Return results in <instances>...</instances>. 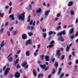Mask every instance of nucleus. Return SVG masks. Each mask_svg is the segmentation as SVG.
<instances>
[{"mask_svg": "<svg viewBox=\"0 0 78 78\" xmlns=\"http://www.w3.org/2000/svg\"><path fill=\"white\" fill-rule=\"evenodd\" d=\"M73 2L72 1H70L68 3L67 6H71L73 5Z\"/></svg>", "mask_w": 78, "mask_h": 78, "instance_id": "9b49d317", "label": "nucleus"}, {"mask_svg": "<svg viewBox=\"0 0 78 78\" xmlns=\"http://www.w3.org/2000/svg\"><path fill=\"white\" fill-rule=\"evenodd\" d=\"M51 77V74H50L48 76V78H50Z\"/></svg>", "mask_w": 78, "mask_h": 78, "instance_id": "5fc2aeb1", "label": "nucleus"}, {"mask_svg": "<svg viewBox=\"0 0 78 78\" xmlns=\"http://www.w3.org/2000/svg\"><path fill=\"white\" fill-rule=\"evenodd\" d=\"M4 30L3 28H2L0 30V33L1 34H2L3 32V31Z\"/></svg>", "mask_w": 78, "mask_h": 78, "instance_id": "c85d7f7f", "label": "nucleus"}, {"mask_svg": "<svg viewBox=\"0 0 78 78\" xmlns=\"http://www.w3.org/2000/svg\"><path fill=\"white\" fill-rule=\"evenodd\" d=\"M56 55L58 58H59L61 56V53L60 52V50H58L56 51Z\"/></svg>", "mask_w": 78, "mask_h": 78, "instance_id": "20e7f679", "label": "nucleus"}, {"mask_svg": "<svg viewBox=\"0 0 78 78\" xmlns=\"http://www.w3.org/2000/svg\"><path fill=\"white\" fill-rule=\"evenodd\" d=\"M8 22H7L5 24V26H8Z\"/></svg>", "mask_w": 78, "mask_h": 78, "instance_id": "052dcab7", "label": "nucleus"}, {"mask_svg": "<svg viewBox=\"0 0 78 78\" xmlns=\"http://www.w3.org/2000/svg\"><path fill=\"white\" fill-rule=\"evenodd\" d=\"M30 25H31L33 24V20H31V21L30 22Z\"/></svg>", "mask_w": 78, "mask_h": 78, "instance_id": "49530a36", "label": "nucleus"}, {"mask_svg": "<svg viewBox=\"0 0 78 78\" xmlns=\"http://www.w3.org/2000/svg\"><path fill=\"white\" fill-rule=\"evenodd\" d=\"M72 64L71 62H69L68 63V65H70L71 64Z\"/></svg>", "mask_w": 78, "mask_h": 78, "instance_id": "e2e57ef3", "label": "nucleus"}, {"mask_svg": "<svg viewBox=\"0 0 78 78\" xmlns=\"http://www.w3.org/2000/svg\"><path fill=\"white\" fill-rule=\"evenodd\" d=\"M70 39H74V38H75V36H74V35L73 34V35L72 36H71L70 37Z\"/></svg>", "mask_w": 78, "mask_h": 78, "instance_id": "72a5a7b5", "label": "nucleus"}, {"mask_svg": "<svg viewBox=\"0 0 78 78\" xmlns=\"http://www.w3.org/2000/svg\"><path fill=\"white\" fill-rule=\"evenodd\" d=\"M25 69H28V65H27L25 66Z\"/></svg>", "mask_w": 78, "mask_h": 78, "instance_id": "603ef678", "label": "nucleus"}, {"mask_svg": "<svg viewBox=\"0 0 78 78\" xmlns=\"http://www.w3.org/2000/svg\"><path fill=\"white\" fill-rule=\"evenodd\" d=\"M58 41L61 40V42H64V39L63 38V37L62 36H61L58 38Z\"/></svg>", "mask_w": 78, "mask_h": 78, "instance_id": "0eeeda50", "label": "nucleus"}, {"mask_svg": "<svg viewBox=\"0 0 78 78\" xmlns=\"http://www.w3.org/2000/svg\"><path fill=\"white\" fill-rule=\"evenodd\" d=\"M54 66L56 67L57 68L58 67V63L57 62H55V64H54Z\"/></svg>", "mask_w": 78, "mask_h": 78, "instance_id": "412c9836", "label": "nucleus"}, {"mask_svg": "<svg viewBox=\"0 0 78 78\" xmlns=\"http://www.w3.org/2000/svg\"><path fill=\"white\" fill-rule=\"evenodd\" d=\"M62 70V69H59L58 72V74H60V73H61V71Z\"/></svg>", "mask_w": 78, "mask_h": 78, "instance_id": "f704fd0d", "label": "nucleus"}, {"mask_svg": "<svg viewBox=\"0 0 78 78\" xmlns=\"http://www.w3.org/2000/svg\"><path fill=\"white\" fill-rule=\"evenodd\" d=\"M22 37L23 39H26L27 38V36L26 34H23L22 35Z\"/></svg>", "mask_w": 78, "mask_h": 78, "instance_id": "9d476101", "label": "nucleus"}, {"mask_svg": "<svg viewBox=\"0 0 78 78\" xmlns=\"http://www.w3.org/2000/svg\"><path fill=\"white\" fill-rule=\"evenodd\" d=\"M75 62H76V64H78V59H77L76 60Z\"/></svg>", "mask_w": 78, "mask_h": 78, "instance_id": "680f3d73", "label": "nucleus"}, {"mask_svg": "<svg viewBox=\"0 0 78 78\" xmlns=\"http://www.w3.org/2000/svg\"><path fill=\"white\" fill-rule=\"evenodd\" d=\"M12 7H11V8H10V9H9V14L10 13H11V12L12 11Z\"/></svg>", "mask_w": 78, "mask_h": 78, "instance_id": "c9c22d12", "label": "nucleus"}, {"mask_svg": "<svg viewBox=\"0 0 78 78\" xmlns=\"http://www.w3.org/2000/svg\"><path fill=\"white\" fill-rule=\"evenodd\" d=\"M66 33V30H64L63 31L60 32V33L58 34V36H61L62 35H65Z\"/></svg>", "mask_w": 78, "mask_h": 78, "instance_id": "7ed1b4c3", "label": "nucleus"}, {"mask_svg": "<svg viewBox=\"0 0 78 78\" xmlns=\"http://www.w3.org/2000/svg\"><path fill=\"white\" fill-rule=\"evenodd\" d=\"M55 72H56V70H55V69H53L52 70V74H53V75L54 74V73H55Z\"/></svg>", "mask_w": 78, "mask_h": 78, "instance_id": "e433bc0d", "label": "nucleus"}, {"mask_svg": "<svg viewBox=\"0 0 78 78\" xmlns=\"http://www.w3.org/2000/svg\"><path fill=\"white\" fill-rule=\"evenodd\" d=\"M70 47L69 46V45H67V46L66 48V51H69L70 50Z\"/></svg>", "mask_w": 78, "mask_h": 78, "instance_id": "a211bd4d", "label": "nucleus"}, {"mask_svg": "<svg viewBox=\"0 0 78 78\" xmlns=\"http://www.w3.org/2000/svg\"><path fill=\"white\" fill-rule=\"evenodd\" d=\"M37 53H34V56H37Z\"/></svg>", "mask_w": 78, "mask_h": 78, "instance_id": "bf43d9fd", "label": "nucleus"}, {"mask_svg": "<svg viewBox=\"0 0 78 78\" xmlns=\"http://www.w3.org/2000/svg\"><path fill=\"white\" fill-rule=\"evenodd\" d=\"M78 22V19H76V23H77Z\"/></svg>", "mask_w": 78, "mask_h": 78, "instance_id": "69168bd1", "label": "nucleus"}, {"mask_svg": "<svg viewBox=\"0 0 78 78\" xmlns=\"http://www.w3.org/2000/svg\"><path fill=\"white\" fill-rule=\"evenodd\" d=\"M4 16V13L3 12L1 13L0 12V17H3Z\"/></svg>", "mask_w": 78, "mask_h": 78, "instance_id": "a878e982", "label": "nucleus"}, {"mask_svg": "<svg viewBox=\"0 0 78 78\" xmlns=\"http://www.w3.org/2000/svg\"><path fill=\"white\" fill-rule=\"evenodd\" d=\"M61 28V26H59L55 28V30H58Z\"/></svg>", "mask_w": 78, "mask_h": 78, "instance_id": "c756f323", "label": "nucleus"}, {"mask_svg": "<svg viewBox=\"0 0 78 78\" xmlns=\"http://www.w3.org/2000/svg\"><path fill=\"white\" fill-rule=\"evenodd\" d=\"M17 31H14L13 32V33L14 34H13V36H15V35H16V34L17 33Z\"/></svg>", "mask_w": 78, "mask_h": 78, "instance_id": "37998d69", "label": "nucleus"}, {"mask_svg": "<svg viewBox=\"0 0 78 78\" xmlns=\"http://www.w3.org/2000/svg\"><path fill=\"white\" fill-rule=\"evenodd\" d=\"M50 12V11H47L45 12V16H47Z\"/></svg>", "mask_w": 78, "mask_h": 78, "instance_id": "cd10ccee", "label": "nucleus"}, {"mask_svg": "<svg viewBox=\"0 0 78 78\" xmlns=\"http://www.w3.org/2000/svg\"><path fill=\"white\" fill-rule=\"evenodd\" d=\"M64 73H62L59 76L60 78H62V77H63V76H64Z\"/></svg>", "mask_w": 78, "mask_h": 78, "instance_id": "473e14b6", "label": "nucleus"}, {"mask_svg": "<svg viewBox=\"0 0 78 78\" xmlns=\"http://www.w3.org/2000/svg\"><path fill=\"white\" fill-rule=\"evenodd\" d=\"M20 67H20V65H19V64H18L17 65V69L20 68Z\"/></svg>", "mask_w": 78, "mask_h": 78, "instance_id": "79ce46f5", "label": "nucleus"}, {"mask_svg": "<svg viewBox=\"0 0 78 78\" xmlns=\"http://www.w3.org/2000/svg\"><path fill=\"white\" fill-rule=\"evenodd\" d=\"M14 29V27H11L9 29L10 31H11L12 30Z\"/></svg>", "mask_w": 78, "mask_h": 78, "instance_id": "a18cd8bd", "label": "nucleus"}, {"mask_svg": "<svg viewBox=\"0 0 78 78\" xmlns=\"http://www.w3.org/2000/svg\"><path fill=\"white\" fill-rule=\"evenodd\" d=\"M13 58H12V57H10L8 59V61L9 62H12V61Z\"/></svg>", "mask_w": 78, "mask_h": 78, "instance_id": "aec40b11", "label": "nucleus"}, {"mask_svg": "<svg viewBox=\"0 0 78 78\" xmlns=\"http://www.w3.org/2000/svg\"><path fill=\"white\" fill-rule=\"evenodd\" d=\"M19 59L18 58H17L16 60V61L14 62V66H16V65H17V63L19 62Z\"/></svg>", "mask_w": 78, "mask_h": 78, "instance_id": "6e6552de", "label": "nucleus"}, {"mask_svg": "<svg viewBox=\"0 0 78 78\" xmlns=\"http://www.w3.org/2000/svg\"><path fill=\"white\" fill-rule=\"evenodd\" d=\"M43 32H45V31H46V29H43Z\"/></svg>", "mask_w": 78, "mask_h": 78, "instance_id": "774afa93", "label": "nucleus"}, {"mask_svg": "<svg viewBox=\"0 0 78 78\" xmlns=\"http://www.w3.org/2000/svg\"><path fill=\"white\" fill-rule=\"evenodd\" d=\"M43 20H44V18L42 17L40 20V21L41 22V21H43Z\"/></svg>", "mask_w": 78, "mask_h": 78, "instance_id": "6e6d98bb", "label": "nucleus"}, {"mask_svg": "<svg viewBox=\"0 0 78 78\" xmlns=\"http://www.w3.org/2000/svg\"><path fill=\"white\" fill-rule=\"evenodd\" d=\"M45 59L46 61H50V57L48 56H45Z\"/></svg>", "mask_w": 78, "mask_h": 78, "instance_id": "f8f14e48", "label": "nucleus"}, {"mask_svg": "<svg viewBox=\"0 0 78 78\" xmlns=\"http://www.w3.org/2000/svg\"><path fill=\"white\" fill-rule=\"evenodd\" d=\"M42 11V10L41 9H39L37 10L36 12L37 13H40V12H41Z\"/></svg>", "mask_w": 78, "mask_h": 78, "instance_id": "4be33fe9", "label": "nucleus"}, {"mask_svg": "<svg viewBox=\"0 0 78 78\" xmlns=\"http://www.w3.org/2000/svg\"><path fill=\"white\" fill-rule=\"evenodd\" d=\"M60 16H61V13H58L57 14V17H59Z\"/></svg>", "mask_w": 78, "mask_h": 78, "instance_id": "58836bf2", "label": "nucleus"}, {"mask_svg": "<svg viewBox=\"0 0 78 78\" xmlns=\"http://www.w3.org/2000/svg\"><path fill=\"white\" fill-rule=\"evenodd\" d=\"M72 53L73 55V56H75V52L73 51L72 52Z\"/></svg>", "mask_w": 78, "mask_h": 78, "instance_id": "338daca9", "label": "nucleus"}, {"mask_svg": "<svg viewBox=\"0 0 78 78\" xmlns=\"http://www.w3.org/2000/svg\"><path fill=\"white\" fill-rule=\"evenodd\" d=\"M44 55H41L40 56V58L42 60H44Z\"/></svg>", "mask_w": 78, "mask_h": 78, "instance_id": "7c9ffc66", "label": "nucleus"}, {"mask_svg": "<svg viewBox=\"0 0 78 78\" xmlns=\"http://www.w3.org/2000/svg\"><path fill=\"white\" fill-rule=\"evenodd\" d=\"M12 55V53H10L8 56L7 58H9V57H10V56H11V55Z\"/></svg>", "mask_w": 78, "mask_h": 78, "instance_id": "c03bdc74", "label": "nucleus"}, {"mask_svg": "<svg viewBox=\"0 0 78 78\" xmlns=\"http://www.w3.org/2000/svg\"><path fill=\"white\" fill-rule=\"evenodd\" d=\"M73 27V24H72L71 25H69L68 26V28H69V27Z\"/></svg>", "mask_w": 78, "mask_h": 78, "instance_id": "4d7b16f0", "label": "nucleus"}, {"mask_svg": "<svg viewBox=\"0 0 78 78\" xmlns=\"http://www.w3.org/2000/svg\"><path fill=\"white\" fill-rule=\"evenodd\" d=\"M65 57V55H63V56H62L61 58V59L62 60V59H64V58Z\"/></svg>", "mask_w": 78, "mask_h": 78, "instance_id": "4c0bfd02", "label": "nucleus"}, {"mask_svg": "<svg viewBox=\"0 0 78 78\" xmlns=\"http://www.w3.org/2000/svg\"><path fill=\"white\" fill-rule=\"evenodd\" d=\"M9 19H11V20H14V15H10L9 17Z\"/></svg>", "mask_w": 78, "mask_h": 78, "instance_id": "f3484780", "label": "nucleus"}, {"mask_svg": "<svg viewBox=\"0 0 78 78\" xmlns=\"http://www.w3.org/2000/svg\"><path fill=\"white\" fill-rule=\"evenodd\" d=\"M78 36V31H77L75 34V37H77Z\"/></svg>", "mask_w": 78, "mask_h": 78, "instance_id": "de8ad7c7", "label": "nucleus"}, {"mask_svg": "<svg viewBox=\"0 0 78 78\" xmlns=\"http://www.w3.org/2000/svg\"><path fill=\"white\" fill-rule=\"evenodd\" d=\"M54 44H55V41L53 40L51 41V42L50 43V45L48 46L47 47V48H51V47H53L54 46Z\"/></svg>", "mask_w": 78, "mask_h": 78, "instance_id": "f03ea898", "label": "nucleus"}, {"mask_svg": "<svg viewBox=\"0 0 78 78\" xmlns=\"http://www.w3.org/2000/svg\"><path fill=\"white\" fill-rule=\"evenodd\" d=\"M34 28V27H31L30 26H29L27 27V29L28 30H33Z\"/></svg>", "mask_w": 78, "mask_h": 78, "instance_id": "5701e85b", "label": "nucleus"}, {"mask_svg": "<svg viewBox=\"0 0 78 78\" xmlns=\"http://www.w3.org/2000/svg\"><path fill=\"white\" fill-rule=\"evenodd\" d=\"M53 34V32L52 31H50L49 32V35H51Z\"/></svg>", "mask_w": 78, "mask_h": 78, "instance_id": "ea45409f", "label": "nucleus"}, {"mask_svg": "<svg viewBox=\"0 0 78 78\" xmlns=\"http://www.w3.org/2000/svg\"><path fill=\"white\" fill-rule=\"evenodd\" d=\"M10 70V69H6V70L5 71V74L4 75H7V74L8 73V72H9V70Z\"/></svg>", "mask_w": 78, "mask_h": 78, "instance_id": "1a4fd4ad", "label": "nucleus"}, {"mask_svg": "<svg viewBox=\"0 0 78 78\" xmlns=\"http://www.w3.org/2000/svg\"><path fill=\"white\" fill-rule=\"evenodd\" d=\"M41 77H43L44 76V74H42V73H40L38 74V78H40Z\"/></svg>", "mask_w": 78, "mask_h": 78, "instance_id": "dca6fc26", "label": "nucleus"}, {"mask_svg": "<svg viewBox=\"0 0 78 78\" xmlns=\"http://www.w3.org/2000/svg\"><path fill=\"white\" fill-rule=\"evenodd\" d=\"M15 76L16 78H19L20 76V73L18 72H16L15 74Z\"/></svg>", "mask_w": 78, "mask_h": 78, "instance_id": "423d86ee", "label": "nucleus"}, {"mask_svg": "<svg viewBox=\"0 0 78 78\" xmlns=\"http://www.w3.org/2000/svg\"><path fill=\"white\" fill-rule=\"evenodd\" d=\"M12 4V3H11V1H10L9 5V6H11Z\"/></svg>", "mask_w": 78, "mask_h": 78, "instance_id": "864d4df0", "label": "nucleus"}, {"mask_svg": "<svg viewBox=\"0 0 78 78\" xmlns=\"http://www.w3.org/2000/svg\"><path fill=\"white\" fill-rule=\"evenodd\" d=\"M40 47H41V45H40V44H39L38 45H37L38 48V49L39 48H40Z\"/></svg>", "mask_w": 78, "mask_h": 78, "instance_id": "13d9d810", "label": "nucleus"}, {"mask_svg": "<svg viewBox=\"0 0 78 78\" xmlns=\"http://www.w3.org/2000/svg\"><path fill=\"white\" fill-rule=\"evenodd\" d=\"M27 64V62H24L22 63V67H24Z\"/></svg>", "mask_w": 78, "mask_h": 78, "instance_id": "2eb2a0df", "label": "nucleus"}, {"mask_svg": "<svg viewBox=\"0 0 78 78\" xmlns=\"http://www.w3.org/2000/svg\"><path fill=\"white\" fill-rule=\"evenodd\" d=\"M31 45L32 44V40H31L29 39L27 41L26 43V45Z\"/></svg>", "mask_w": 78, "mask_h": 78, "instance_id": "39448f33", "label": "nucleus"}, {"mask_svg": "<svg viewBox=\"0 0 78 78\" xmlns=\"http://www.w3.org/2000/svg\"><path fill=\"white\" fill-rule=\"evenodd\" d=\"M71 15H73L75 13H74V12L73 10H71Z\"/></svg>", "mask_w": 78, "mask_h": 78, "instance_id": "a19ab883", "label": "nucleus"}, {"mask_svg": "<svg viewBox=\"0 0 78 78\" xmlns=\"http://www.w3.org/2000/svg\"><path fill=\"white\" fill-rule=\"evenodd\" d=\"M20 51H21V50H18L17 52V54H19V53H20Z\"/></svg>", "mask_w": 78, "mask_h": 78, "instance_id": "3c124183", "label": "nucleus"}, {"mask_svg": "<svg viewBox=\"0 0 78 78\" xmlns=\"http://www.w3.org/2000/svg\"><path fill=\"white\" fill-rule=\"evenodd\" d=\"M51 36L49 37L48 38V41H50V40H51Z\"/></svg>", "mask_w": 78, "mask_h": 78, "instance_id": "09e8293b", "label": "nucleus"}, {"mask_svg": "<svg viewBox=\"0 0 78 78\" xmlns=\"http://www.w3.org/2000/svg\"><path fill=\"white\" fill-rule=\"evenodd\" d=\"M42 37L45 38L47 37V34L46 33H43L42 34Z\"/></svg>", "mask_w": 78, "mask_h": 78, "instance_id": "393cba45", "label": "nucleus"}, {"mask_svg": "<svg viewBox=\"0 0 78 78\" xmlns=\"http://www.w3.org/2000/svg\"><path fill=\"white\" fill-rule=\"evenodd\" d=\"M25 12H24L22 13L21 15H19L18 16V19L19 20H21L22 21H24V19H25Z\"/></svg>", "mask_w": 78, "mask_h": 78, "instance_id": "f257e3e1", "label": "nucleus"}, {"mask_svg": "<svg viewBox=\"0 0 78 78\" xmlns=\"http://www.w3.org/2000/svg\"><path fill=\"white\" fill-rule=\"evenodd\" d=\"M26 56H29L30 55L29 51H27L26 53Z\"/></svg>", "mask_w": 78, "mask_h": 78, "instance_id": "bb28decb", "label": "nucleus"}, {"mask_svg": "<svg viewBox=\"0 0 78 78\" xmlns=\"http://www.w3.org/2000/svg\"><path fill=\"white\" fill-rule=\"evenodd\" d=\"M28 35L29 36H33V33L31 32H29L28 33Z\"/></svg>", "mask_w": 78, "mask_h": 78, "instance_id": "2f4dec72", "label": "nucleus"}, {"mask_svg": "<svg viewBox=\"0 0 78 78\" xmlns=\"http://www.w3.org/2000/svg\"><path fill=\"white\" fill-rule=\"evenodd\" d=\"M29 11L30 10H31V9H32V5H31L30 4L29 5V7L27 8H26Z\"/></svg>", "mask_w": 78, "mask_h": 78, "instance_id": "ddd939ff", "label": "nucleus"}, {"mask_svg": "<svg viewBox=\"0 0 78 78\" xmlns=\"http://www.w3.org/2000/svg\"><path fill=\"white\" fill-rule=\"evenodd\" d=\"M69 32L70 34H72L73 33V28H72V29H70L69 31Z\"/></svg>", "mask_w": 78, "mask_h": 78, "instance_id": "b1692460", "label": "nucleus"}, {"mask_svg": "<svg viewBox=\"0 0 78 78\" xmlns=\"http://www.w3.org/2000/svg\"><path fill=\"white\" fill-rule=\"evenodd\" d=\"M7 34L8 36H10V34L9 33V31H7Z\"/></svg>", "mask_w": 78, "mask_h": 78, "instance_id": "8fccbe9b", "label": "nucleus"}, {"mask_svg": "<svg viewBox=\"0 0 78 78\" xmlns=\"http://www.w3.org/2000/svg\"><path fill=\"white\" fill-rule=\"evenodd\" d=\"M33 74L34 76L35 77L37 76V73H36V71H35V70L34 69L33 70Z\"/></svg>", "mask_w": 78, "mask_h": 78, "instance_id": "6ab92c4d", "label": "nucleus"}, {"mask_svg": "<svg viewBox=\"0 0 78 78\" xmlns=\"http://www.w3.org/2000/svg\"><path fill=\"white\" fill-rule=\"evenodd\" d=\"M55 21H56L58 20V18L56 17L55 18Z\"/></svg>", "mask_w": 78, "mask_h": 78, "instance_id": "0e129e2a", "label": "nucleus"}, {"mask_svg": "<svg viewBox=\"0 0 78 78\" xmlns=\"http://www.w3.org/2000/svg\"><path fill=\"white\" fill-rule=\"evenodd\" d=\"M40 66L42 68V69H45V67H46V65H42L41 64L40 65Z\"/></svg>", "mask_w": 78, "mask_h": 78, "instance_id": "4468645a", "label": "nucleus"}]
</instances>
